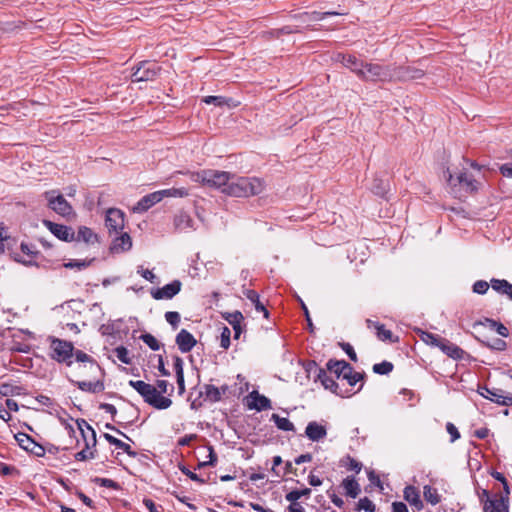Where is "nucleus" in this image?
<instances>
[{
	"instance_id": "f257e3e1",
	"label": "nucleus",
	"mask_w": 512,
	"mask_h": 512,
	"mask_svg": "<svg viewBox=\"0 0 512 512\" xmlns=\"http://www.w3.org/2000/svg\"><path fill=\"white\" fill-rule=\"evenodd\" d=\"M265 188L264 182L256 177H240L231 174L228 186L224 194L231 197H251L259 195Z\"/></svg>"
},
{
	"instance_id": "f03ea898",
	"label": "nucleus",
	"mask_w": 512,
	"mask_h": 512,
	"mask_svg": "<svg viewBox=\"0 0 512 512\" xmlns=\"http://www.w3.org/2000/svg\"><path fill=\"white\" fill-rule=\"evenodd\" d=\"M129 385L134 388L150 406L163 410L172 405V400L159 394L157 388L142 380H130Z\"/></svg>"
},
{
	"instance_id": "7ed1b4c3",
	"label": "nucleus",
	"mask_w": 512,
	"mask_h": 512,
	"mask_svg": "<svg viewBox=\"0 0 512 512\" xmlns=\"http://www.w3.org/2000/svg\"><path fill=\"white\" fill-rule=\"evenodd\" d=\"M231 174L226 171L202 170L191 174V179L194 182L219 189L224 193V189L228 186L231 179Z\"/></svg>"
},
{
	"instance_id": "20e7f679",
	"label": "nucleus",
	"mask_w": 512,
	"mask_h": 512,
	"mask_svg": "<svg viewBox=\"0 0 512 512\" xmlns=\"http://www.w3.org/2000/svg\"><path fill=\"white\" fill-rule=\"evenodd\" d=\"M392 73L393 65L365 63L363 71H360V79L371 82H392Z\"/></svg>"
},
{
	"instance_id": "39448f33",
	"label": "nucleus",
	"mask_w": 512,
	"mask_h": 512,
	"mask_svg": "<svg viewBox=\"0 0 512 512\" xmlns=\"http://www.w3.org/2000/svg\"><path fill=\"white\" fill-rule=\"evenodd\" d=\"M78 428L85 441V448L75 454V459L78 461H85L95 457V451L90 450L91 447L96 445V433L93 428L85 421H77Z\"/></svg>"
},
{
	"instance_id": "423d86ee",
	"label": "nucleus",
	"mask_w": 512,
	"mask_h": 512,
	"mask_svg": "<svg viewBox=\"0 0 512 512\" xmlns=\"http://www.w3.org/2000/svg\"><path fill=\"white\" fill-rule=\"evenodd\" d=\"M51 358L59 363L72 365L74 355V346L71 342L61 340L55 337L50 338Z\"/></svg>"
},
{
	"instance_id": "0eeeda50",
	"label": "nucleus",
	"mask_w": 512,
	"mask_h": 512,
	"mask_svg": "<svg viewBox=\"0 0 512 512\" xmlns=\"http://www.w3.org/2000/svg\"><path fill=\"white\" fill-rule=\"evenodd\" d=\"M44 197L47 200L48 207L62 217H70L74 214L72 206L67 202L63 195L56 190L46 191Z\"/></svg>"
},
{
	"instance_id": "6e6552de",
	"label": "nucleus",
	"mask_w": 512,
	"mask_h": 512,
	"mask_svg": "<svg viewBox=\"0 0 512 512\" xmlns=\"http://www.w3.org/2000/svg\"><path fill=\"white\" fill-rule=\"evenodd\" d=\"M160 71V67L155 62H141L132 74L133 82L150 81L155 79Z\"/></svg>"
},
{
	"instance_id": "1a4fd4ad",
	"label": "nucleus",
	"mask_w": 512,
	"mask_h": 512,
	"mask_svg": "<svg viewBox=\"0 0 512 512\" xmlns=\"http://www.w3.org/2000/svg\"><path fill=\"white\" fill-rule=\"evenodd\" d=\"M124 213L117 208H110L106 212L105 225L109 233L118 234L124 228Z\"/></svg>"
},
{
	"instance_id": "9d476101",
	"label": "nucleus",
	"mask_w": 512,
	"mask_h": 512,
	"mask_svg": "<svg viewBox=\"0 0 512 512\" xmlns=\"http://www.w3.org/2000/svg\"><path fill=\"white\" fill-rule=\"evenodd\" d=\"M43 225L59 240L65 242L74 241L75 232L71 227L57 224L50 220H43Z\"/></svg>"
},
{
	"instance_id": "9b49d317",
	"label": "nucleus",
	"mask_w": 512,
	"mask_h": 512,
	"mask_svg": "<svg viewBox=\"0 0 512 512\" xmlns=\"http://www.w3.org/2000/svg\"><path fill=\"white\" fill-rule=\"evenodd\" d=\"M424 75L421 69L411 66H397L393 65V81H408L419 79Z\"/></svg>"
},
{
	"instance_id": "f8f14e48",
	"label": "nucleus",
	"mask_w": 512,
	"mask_h": 512,
	"mask_svg": "<svg viewBox=\"0 0 512 512\" xmlns=\"http://www.w3.org/2000/svg\"><path fill=\"white\" fill-rule=\"evenodd\" d=\"M482 391L479 393L491 400L492 402H495L497 404L503 405V406H512V396L505 395L503 390L500 389H489L487 387L481 388Z\"/></svg>"
},
{
	"instance_id": "ddd939ff",
	"label": "nucleus",
	"mask_w": 512,
	"mask_h": 512,
	"mask_svg": "<svg viewBox=\"0 0 512 512\" xmlns=\"http://www.w3.org/2000/svg\"><path fill=\"white\" fill-rule=\"evenodd\" d=\"M181 286L182 284L179 280H174L171 283L164 285L162 288L153 291L152 297L157 300L171 299L180 292Z\"/></svg>"
},
{
	"instance_id": "4468645a",
	"label": "nucleus",
	"mask_w": 512,
	"mask_h": 512,
	"mask_svg": "<svg viewBox=\"0 0 512 512\" xmlns=\"http://www.w3.org/2000/svg\"><path fill=\"white\" fill-rule=\"evenodd\" d=\"M162 200V195L159 191L150 193L142 197L136 205L132 208L134 213H143L146 212L149 208L157 204Z\"/></svg>"
},
{
	"instance_id": "2eb2a0df",
	"label": "nucleus",
	"mask_w": 512,
	"mask_h": 512,
	"mask_svg": "<svg viewBox=\"0 0 512 512\" xmlns=\"http://www.w3.org/2000/svg\"><path fill=\"white\" fill-rule=\"evenodd\" d=\"M175 342L182 353L190 352L197 343L195 337L186 329H181L179 331Z\"/></svg>"
},
{
	"instance_id": "dca6fc26",
	"label": "nucleus",
	"mask_w": 512,
	"mask_h": 512,
	"mask_svg": "<svg viewBox=\"0 0 512 512\" xmlns=\"http://www.w3.org/2000/svg\"><path fill=\"white\" fill-rule=\"evenodd\" d=\"M248 399V407L250 409H255L256 411L271 409V401L266 396L259 394L256 390L248 395Z\"/></svg>"
},
{
	"instance_id": "f3484780",
	"label": "nucleus",
	"mask_w": 512,
	"mask_h": 512,
	"mask_svg": "<svg viewBox=\"0 0 512 512\" xmlns=\"http://www.w3.org/2000/svg\"><path fill=\"white\" fill-rule=\"evenodd\" d=\"M305 435L309 440L318 442L326 437L327 430L325 426L319 424L318 422L311 421L305 428Z\"/></svg>"
},
{
	"instance_id": "a211bd4d",
	"label": "nucleus",
	"mask_w": 512,
	"mask_h": 512,
	"mask_svg": "<svg viewBox=\"0 0 512 512\" xmlns=\"http://www.w3.org/2000/svg\"><path fill=\"white\" fill-rule=\"evenodd\" d=\"M336 61L342 63L346 68L354 72L360 78V71H363L364 64L353 55L338 54Z\"/></svg>"
},
{
	"instance_id": "6ab92c4d",
	"label": "nucleus",
	"mask_w": 512,
	"mask_h": 512,
	"mask_svg": "<svg viewBox=\"0 0 512 512\" xmlns=\"http://www.w3.org/2000/svg\"><path fill=\"white\" fill-rule=\"evenodd\" d=\"M508 510L507 499L503 496L486 499L483 505L484 512H508Z\"/></svg>"
},
{
	"instance_id": "aec40b11",
	"label": "nucleus",
	"mask_w": 512,
	"mask_h": 512,
	"mask_svg": "<svg viewBox=\"0 0 512 512\" xmlns=\"http://www.w3.org/2000/svg\"><path fill=\"white\" fill-rule=\"evenodd\" d=\"M438 348L452 359L458 360L463 358L464 351L447 339L442 338L441 342H439Z\"/></svg>"
},
{
	"instance_id": "412c9836",
	"label": "nucleus",
	"mask_w": 512,
	"mask_h": 512,
	"mask_svg": "<svg viewBox=\"0 0 512 512\" xmlns=\"http://www.w3.org/2000/svg\"><path fill=\"white\" fill-rule=\"evenodd\" d=\"M132 247V240L128 233H121L120 236L116 237L111 245V251L113 253H121L128 251Z\"/></svg>"
},
{
	"instance_id": "4be33fe9",
	"label": "nucleus",
	"mask_w": 512,
	"mask_h": 512,
	"mask_svg": "<svg viewBox=\"0 0 512 512\" xmlns=\"http://www.w3.org/2000/svg\"><path fill=\"white\" fill-rule=\"evenodd\" d=\"M404 499L418 511L423 509V502L418 489L414 486H407L403 492Z\"/></svg>"
},
{
	"instance_id": "5701e85b",
	"label": "nucleus",
	"mask_w": 512,
	"mask_h": 512,
	"mask_svg": "<svg viewBox=\"0 0 512 512\" xmlns=\"http://www.w3.org/2000/svg\"><path fill=\"white\" fill-rule=\"evenodd\" d=\"M74 241H82L86 244L93 245L98 242V236L92 231V229L86 226H81L79 227L77 234H75Z\"/></svg>"
},
{
	"instance_id": "b1692460",
	"label": "nucleus",
	"mask_w": 512,
	"mask_h": 512,
	"mask_svg": "<svg viewBox=\"0 0 512 512\" xmlns=\"http://www.w3.org/2000/svg\"><path fill=\"white\" fill-rule=\"evenodd\" d=\"M225 319L228 323L233 327L234 330V338H239L242 333L241 323L244 320V317L240 311H234L232 313H227Z\"/></svg>"
},
{
	"instance_id": "393cba45",
	"label": "nucleus",
	"mask_w": 512,
	"mask_h": 512,
	"mask_svg": "<svg viewBox=\"0 0 512 512\" xmlns=\"http://www.w3.org/2000/svg\"><path fill=\"white\" fill-rule=\"evenodd\" d=\"M174 225L179 231L195 229L193 219L185 212H180L175 216Z\"/></svg>"
},
{
	"instance_id": "a878e982",
	"label": "nucleus",
	"mask_w": 512,
	"mask_h": 512,
	"mask_svg": "<svg viewBox=\"0 0 512 512\" xmlns=\"http://www.w3.org/2000/svg\"><path fill=\"white\" fill-rule=\"evenodd\" d=\"M80 390L85 392L97 393L104 390V383L100 380L97 381H71Z\"/></svg>"
},
{
	"instance_id": "bb28decb",
	"label": "nucleus",
	"mask_w": 512,
	"mask_h": 512,
	"mask_svg": "<svg viewBox=\"0 0 512 512\" xmlns=\"http://www.w3.org/2000/svg\"><path fill=\"white\" fill-rule=\"evenodd\" d=\"M455 181L468 192H474L478 189V182L466 172L459 173Z\"/></svg>"
},
{
	"instance_id": "cd10ccee",
	"label": "nucleus",
	"mask_w": 512,
	"mask_h": 512,
	"mask_svg": "<svg viewBox=\"0 0 512 512\" xmlns=\"http://www.w3.org/2000/svg\"><path fill=\"white\" fill-rule=\"evenodd\" d=\"M492 289L500 294L507 295L512 300V284L504 279H492Z\"/></svg>"
},
{
	"instance_id": "c85d7f7f",
	"label": "nucleus",
	"mask_w": 512,
	"mask_h": 512,
	"mask_svg": "<svg viewBox=\"0 0 512 512\" xmlns=\"http://www.w3.org/2000/svg\"><path fill=\"white\" fill-rule=\"evenodd\" d=\"M326 367L330 373H333L337 378H340L344 369L349 371L350 364L344 360H329Z\"/></svg>"
},
{
	"instance_id": "c756f323",
	"label": "nucleus",
	"mask_w": 512,
	"mask_h": 512,
	"mask_svg": "<svg viewBox=\"0 0 512 512\" xmlns=\"http://www.w3.org/2000/svg\"><path fill=\"white\" fill-rule=\"evenodd\" d=\"M76 361L81 363H88L89 370L92 373H99L100 372V366L92 359L91 356L86 354L85 352L81 350L74 351V355Z\"/></svg>"
},
{
	"instance_id": "7c9ffc66",
	"label": "nucleus",
	"mask_w": 512,
	"mask_h": 512,
	"mask_svg": "<svg viewBox=\"0 0 512 512\" xmlns=\"http://www.w3.org/2000/svg\"><path fill=\"white\" fill-rule=\"evenodd\" d=\"M246 298L251 301V303L254 305L255 310L259 313H263L264 317H268L269 312L263 305V303L260 302L259 294L254 290H247L244 292Z\"/></svg>"
},
{
	"instance_id": "2f4dec72",
	"label": "nucleus",
	"mask_w": 512,
	"mask_h": 512,
	"mask_svg": "<svg viewBox=\"0 0 512 512\" xmlns=\"http://www.w3.org/2000/svg\"><path fill=\"white\" fill-rule=\"evenodd\" d=\"M21 251L28 256L29 259H25L21 257L19 254H16L14 259L17 262L23 263L24 265L31 266L34 265L35 262L33 258L36 256L37 252H35L29 245L22 243Z\"/></svg>"
},
{
	"instance_id": "473e14b6",
	"label": "nucleus",
	"mask_w": 512,
	"mask_h": 512,
	"mask_svg": "<svg viewBox=\"0 0 512 512\" xmlns=\"http://www.w3.org/2000/svg\"><path fill=\"white\" fill-rule=\"evenodd\" d=\"M104 438L111 444V445H114L116 448L118 449H121L123 450L125 453H127L129 456H132V457H135L136 456V453L134 451H132L131 449V446L117 438H115L114 436L108 434V433H105L104 434Z\"/></svg>"
},
{
	"instance_id": "72a5a7b5",
	"label": "nucleus",
	"mask_w": 512,
	"mask_h": 512,
	"mask_svg": "<svg viewBox=\"0 0 512 512\" xmlns=\"http://www.w3.org/2000/svg\"><path fill=\"white\" fill-rule=\"evenodd\" d=\"M346 494L351 498H356L360 493V486L354 478H346L342 482Z\"/></svg>"
},
{
	"instance_id": "f704fd0d",
	"label": "nucleus",
	"mask_w": 512,
	"mask_h": 512,
	"mask_svg": "<svg viewBox=\"0 0 512 512\" xmlns=\"http://www.w3.org/2000/svg\"><path fill=\"white\" fill-rule=\"evenodd\" d=\"M424 499L431 505H437L441 501V497L436 488L429 485L423 488Z\"/></svg>"
},
{
	"instance_id": "c9c22d12",
	"label": "nucleus",
	"mask_w": 512,
	"mask_h": 512,
	"mask_svg": "<svg viewBox=\"0 0 512 512\" xmlns=\"http://www.w3.org/2000/svg\"><path fill=\"white\" fill-rule=\"evenodd\" d=\"M271 420L274 421L278 429L283 431H294V424L285 417H280L278 414H272Z\"/></svg>"
},
{
	"instance_id": "e433bc0d",
	"label": "nucleus",
	"mask_w": 512,
	"mask_h": 512,
	"mask_svg": "<svg viewBox=\"0 0 512 512\" xmlns=\"http://www.w3.org/2000/svg\"><path fill=\"white\" fill-rule=\"evenodd\" d=\"M205 399L210 402H218L221 400V391L218 387L207 384L204 386Z\"/></svg>"
},
{
	"instance_id": "4c0bfd02",
	"label": "nucleus",
	"mask_w": 512,
	"mask_h": 512,
	"mask_svg": "<svg viewBox=\"0 0 512 512\" xmlns=\"http://www.w3.org/2000/svg\"><path fill=\"white\" fill-rule=\"evenodd\" d=\"M159 192L162 195V199L164 197L183 198V197H187L189 195V190L184 187L164 189V190H159Z\"/></svg>"
},
{
	"instance_id": "58836bf2",
	"label": "nucleus",
	"mask_w": 512,
	"mask_h": 512,
	"mask_svg": "<svg viewBox=\"0 0 512 512\" xmlns=\"http://www.w3.org/2000/svg\"><path fill=\"white\" fill-rule=\"evenodd\" d=\"M311 494L310 488H304L302 490H292L286 494L285 499L290 503H299L298 500L301 497H309Z\"/></svg>"
},
{
	"instance_id": "ea45409f",
	"label": "nucleus",
	"mask_w": 512,
	"mask_h": 512,
	"mask_svg": "<svg viewBox=\"0 0 512 512\" xmlns=\"http://www.w3.org/2000/svg\"><path fill=\"white\" fill-rule=\"evenodd\" d=\"M389 189L388 182L381 179H374L371 190L374 194L378 196H384Z\"/></svg>"
},
{
	"instance_id": "a19ab883",
	"label": "nucleus",
	"mask_w": 512,
	"mask_h": 512,
	"mask_svg": "<svg viewBox=\"0 0 512 512\" xmlns=\"http://www.w3.org/2000/svg\"><path fill=\"white\" fill-rule=\"evenodd\" d=\"M318 378L321 380L323 386L326 389L334 391V388L338 387V384L335 382V380L328 376L326 371L323 369H319Z\"/></svg>"
},
{
	"instance_id": "79ce46f5",
	"label": "nucleus",
	"mask_w": 512,
	"mask_h": 512,
	"mask_svg": "<svg viewBox=\"0 0 512 512\" xmlns=\"http://www.w3.org/2000/svg\"><path fill=\"white\" fill-rule=\"evenodd\" d=\"M15 439L19 446L26 451H29L30 447L35 443V441L26 433H18L15 435Z\"/></svg>"
},
{
	"instance_id": "37998d69",
	"label": "nucleus",
	"mask_w": 512,
	"mask_h": 512,
	"mask_svg": "<svg viewBox=\"0 0 512 512\" xmlns=\"http://www.w3.org/2000/svg\"><path fill=\"white\" fill-rule=\"evenodd\" d=\"M420 338L424 343L434 347H438L439 342L442 340L438 335L424 331L421 332Z\"/></svg>"
},
{
	"instance_id": "c03bdc74",
	"label": "nucleus",
	"mask_w": 512,
	"mask_h": 512,
	"mask_svg": "<svg viewBox=\"0 0 512 512\" xmlns=\"http://www.w3.org/2000/svg\"><path fill=\"white\" fill-rule=\"evenodd\" d=\"M21 387L14 386L9 383H3L0 385V394L3 396H14V395H20Z\"/></svg>"
},
{
	"instance_id": "a18cd8bd",
	"label": "nucleus",
	"mask_w": 512,
	"mask_h": 512,
	"mask_svg": "<svg viewBox=\"0 0 512 512\" xmlns=\"http://www.w3.org/2000/svg\"><path fill=\"white\" fill-rule=\"evenodd\" d=\"M393 370V364L388 361H383L373 365V372L380 375H387Z\"/></svg>"
},
{
	"instance_id": "49530a36",
	"label": "nucleus",
	"mask_w": 512,
	"mask_h": 512,
	"mask_svg": "<svg viewBox=\"0 0 512 512\" xmlns=\"http://www.w3.org/2000/svg\"><path fill=\"white\" fill-rule=\"evenodd\" d=\"M140 339L149 346L150 349L157 351L160 349L159 341L151 334L145 333L140 336Z\"/></svg>"
},
{
	"instance_id": "de8ad7c7",
	"label": "nucleus",
	"mask_w": 512,
	"mask_h": 512,
	"mask_svg": "<svg viewBox=\"0 0 512 512\" xmlns=\"http://www.w3.org/2000/svg\"><path fill=\"white\" fill-rule=\"evenodd\" d=\"M485 321L491 329H495L496 332L499 335H501L502 337L508 336V334H509L508 329L502 323H499L495 320L488 319V318Z\"/></svg>"
},
{
	"instance_id": "09e8293b",
	"label": "nucleus",
	"mask_w": 512,
	"mask_h": 512,
	"mask_svg": "<svg viewBox=\"0 0 512 512\" xmlns=\"http://www.w3.org/2000/svg\"><path fill=\"white\" fill-rule=\"evenodd\" d=\"M115 355L122 363L130 364L131 359L129 357V351L125 347L119 346L115 348Z\"/></svg>"
},
{
	"instance_id": "8fccbe9b",
	"label": "nucleus",
	"mask_w": 512,
	"mask_h": 512,
	"mask_svg": "<svg viewBox=\"0 0 512 512\" xmlns=\"http://www.w3.org/2000/svg\"><path fill=\"white\" fill-rule=\"evenodd\" d=\"M230 99H226L222 96H207L204 98V102L206 104H214L216 106H223L228 105L229 106Z\"/></svg>"
},
{
	"instance_id": "3c124183",
	"label": "nucleus",
	"mask_w": 512,
	"mask_h": 512,
	"mask_svg": "<svg viewBox=\"0 0 512 512\" xmlns=\"http://www.w3.org/2000/svg\"><path fill=\"white\" fill-rule=\"evenodd\" d=\"M375 329L377 330V337L380 340H391L392 339V332L384 327V325H381L379 323L375 324Z\"/></svg>"
},
{
	"instance_id": "603ef678",
	"label": "nucleus",
	"mask_w": 512,
	"mask_h": 512,
	"mask_svg": "<svg viewBox=\"0 0 512 512\" xmlns=\"http://www.w3.org/2000/svg\"><path fill=\"white\" fill-rule=\"evenodd\" d=\"M375 508V504L368 497L361 498L358 501L359 510H364L366 512H374Z\"/></svg>"
},
{
	"instance_id": "864d4df0",
	"label": "nucleus",
	"mask_w": 512,
	"mask_h": 512,
	"mask_svg": "<svg viewBox=\"0 0 512 512\" xmlns=\"http://www.w3.org/2000/svg\"><path fill=\"white\" fill-rule=\"evenodd\" d=\"M165 319L175 329L180 323V314L175 311H168L165 313Z\"/></svg>"
},
{
	"instance_id": "5fc2aeb1",
	"label": "nucleus",
	"mask_w": 512,
	"mask_h": 512,
	"mask_svg": "<svg viewBox=\"0 0 512 512\" xmlns=\"http://www.w3.org/2000/svg\"><path fill=\"white\" fill-rule=\"evenodd\" d=\"M473 292L474 293H477V294H480V295H483L485 294L488 289H489V284L487 281H484V280H478L476 281L474 284H473Z\"/></svg>"
},
{
	"instance_id": "6e6d98bb",
	"label": "nucleus",
	"mask_w": 512,
	"mask_h": 512,
	"mask_svg": "<svg viewBox=\"0 0 512 512\" xmlns=\"http://www.w3.org/2000/svg\"><path fill=\"white\" fill-rule=\"evenodd\" d=\"M231 331L228 327H224L221 332L220 346L223 349H228L230 346Z\"/></svg>"
},
{
	"instance_id": "4d7b16f0",
	"label": "nucleus",
	"mask_w": 512,
	"mask_h": 512,
	"mask_svg": "<svg viewBox=\"0 0 512 512\" xmlns=\"http://www.w3.org/2000/svg\"><path fill=\"white\" fill-rule=\"evenodd\" d=\"M89 264H90V261L71 260L68 263H65L64 266L66 268H77V269L81 270V269L88 267Z\"/></svg>"
},
{
	"instance_id": "13d9d810",
	"label": "nucleus",
	"mask_w": 512,
	"mask_h": 512,
	"mask_svg": "<svg viewBox=\"0 0 512 512\" xmlns=\"http://www.w3.org/2000/svg\"><path fill=\"white\" fill-rule=\"evenodd\" d=\"M446 430L451 436V442H455L457 439L460 438V433L453 423L448 422L446 424Z\"/></svg>"
},
{
	"instance_id": "bf43d9fd",
	"label": "nucleus",
	"mask_w": 512,
	"mask_h": 512,
	"mask_svg": "<svg viewBox=\"0 0 512 512\" xmlns=\"http://www.w3.org/2000/svg\"><path fill=\"white\" fill-rule=\"evenodd\" d=\"M95 482L98 483L100 486L106 487V488H114L115 489L118 487V484L115 481L108 479V478H96Z\"/></svg>"
},
{
	"instance_id": "052dcab7",
	"label": "nucleus",
	"mask_w": 512,
	"mask_h": 512,
	"mask_svg": "<svg viewBox=\"0 0 512 512\" xmlns=\"http://www.w3.org/2000/svg\"><path fill=\"white\" fill-rule=\"evenodd\" d=\"M331 15H344V13H341V12H316V11H314L311 14V19H313V20H322L326 16H331Z\"/></svg>"
},
{
	"instance_id": "680f3d73",
	"label": "nucleus",
	"mask_w": 512,
	"mask_h": 512,
	"mask_svg": "<svg viewBox=\"0 0 512 512\" xmlns=\"http://www.w3.org/2000/svg\"><path fill=\"white\" fill-rule=\"evenodd\" d=\"M28 452L34 454L37 457H43L45 455V448L42 445L35 442L30 447V450Z\"/></svg>"
},
{
	"instance_id": "e2e57ef3",
	"label": "nucleus",
	"mask_w": 512,
	"mask_h": 512,
	"mask_svg": "<svg viewBox=\"0 0 512 512\" xmlns=\"http://www.w3.org/2000/svg\"><path fill=\"white\" fill-rule=\"evenodd\" d=\"M138 273H140L144 279H146L147 281H149L151 283H154V281L156 279V276L154 275V273L148 269L141 268L138 270Z\"/></svg>"
},
{
	"instance_id": "0e129e2a",
	"label": "nucleus",
	"mask_w": 512,
	"mask_h": 512,
	"mask_svg": "<svg viewBox=\"0 0 512 512\" xmlns=\"http://www.w3.org/2000/svg\"><path fill=\"white\" fill-rule=\"evenodd\" d=\"M169 386L171 385L166 380H157L156 382V388L160 395L168 393Z\"/></svg>"
},
{
	"instance_id": "69168bd1",
	"label": "nucleus",
	"mask_w": 512,
	"mask_h": 512,
	"mask_svg": "<svg viewBox=\"0 0 512 512\" xmlns=\"http://www.w3.org/2000/svg\"><path fill=\"white\" fill-rule=\"evenodd\" d=\"M488 346L495 350H504L506 347V342L502 339L496 338L492 341V343H489Z\"/></svg>"
},
{
	"instance_id": "338daca9",
	"label": "nucleus",
	"mask_w": 512,
	"mask_h": 512,
	"mask_svg": "<svg viewBox=\"0 0 512 512\" xmlns=\"http://www.w3.org/2000/svg\"><path fill=\"white\" fill-rule=\"evenodd\" d=\"M364 379V373L354 372L348 380V384L354 386L356 383Z\"/></svg>"
},
{
	"instance_id": "774afa93",
	"label": "nucleus",
	"mask_w": 512,
	"mask_h": 512,
	"mask_svg": "<svg viewBox=\"0 0 512 512\" xmlns=\"http://www.w3.org/2000/svg\"><path fill=\"white\" fill-rule=\"evenodd\" d=\"M392 512H409L407 505L403 502H393L392 503Z\"/></svg>"
}]
</instances>
